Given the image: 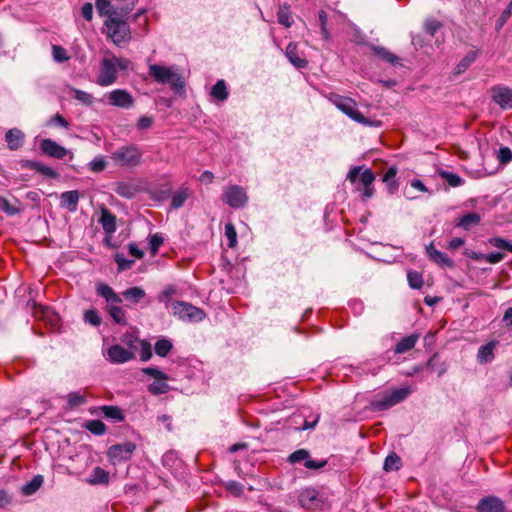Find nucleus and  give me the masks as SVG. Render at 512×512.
<instances>
[{
    "mask_svg": "<svg viewBox=\"0 0 512 512\" xmlns=\"http://www.w3.org/2000/svg\"><path fill=\"white\" fill-rule=\"evenodd\" d=\"M331 102L346 116L356 121L359 124L369 127H380L382 122L379 120H371L361 114L356 106L357 103L350 97L333 94L330 98Z\"/></svg>",
    "mask_w": 512,
    "mask_h": 512,
    "instance_id": "1",
    "label": "nucleus"
},
{
    "mask_svg": "<svg viewBox=\"0 0 512 512\" xmlns=\"http://www.w3.org/2000/svg\"><path fill=\"white\" fill-rule=\"evenodd\" d=\"M149 76H151L159 84H169L171 89L177 93L185 92V80L179 73H175L169 67L159 64H150Z\"/></svg>",
    "mask_w": 512,
    "mask_h": 512,
    "instance_id": "2",
    "label": "nucleus"
},
{
    "mask_svg": "<svg viewBox=\"0 0 512 512\" xmlns=\"http://www.w3.org/2000/svg\"><path fill=\"white\" fill-rule=\"evenodd\" d=\"M142 156V151L135 144H130L116 149L112 153L111 159L122 167H136L140 165Z\"/></svg>",
    "mask_w": 512,
    "mask_h": 512,
    "instance_id": "3",
    "label": "nucleus"
},
{
    "mask_svg": "<svg viewBox=\"0 0 512 512\" xmlns=\"http://www.w3.org/2000/svg\"><path fill=\"white\" fill-rule=\"evenodd\" d=\"M105 26L107 27L109 37L117 46L128 43L131 40L130 27L126 21L116 17H108L105 21Z\"/></svg>",
    "mask_w": 512,
    "mask_h": 512,
    "instance_id": "4",
    "label": "nucleus"
},
{
    "mask_svg": "<svg viewBox=\"0 0 512 512\" xmlns=\"http://www.w3.org/2000/svg\"><path fill=\"white\" fill-rule=\"evenodd\" d=\"M409 394V388H399L392 391H386L380 399L371 402V407L374 411L389 409L405 400Z\"/></svg>",
    "mask_w": 512,
    "mask_h": 512,
    "instance_id": "5",
    "label": "nucleus"
},
{
    "mask_svg": "<svg viewBox=\"0 0 512 512\" xmlns=\"http://www.w3.org/2000/svg\"><path fill=\"white\" fill-rule=\"evenodd\" d=\"M142 373L155 379L154 382L147 387L152 395H162L170 390V386L167 384L170 377L163 371L155 367H146L142 369Z\"/></svg>",
    "mask_w": 512,
    "mask_h": 512,
    "instance_id": "6",
    "label": "nucleus"
},
{
    "mask_svg": "<svg viewBox=\"0 0 512 512\" xmlns=\"http://www.w3.org/2000/svg\"><path fill=\"white\" fill-rule=\"evenodd\" d=\"M172 310L183 321L199 322L205 318V312L201 308L184 301L173 302Z\"/></svg>",
    "mask_w": 512,
    "mask_h": 512,
    "instance_id": "7",
    "label": "nucleus"
},
{
    "mask_svg": "<svg viewBox=\"0 0 512 512\" xmlns=\"http://www.w3.org/2000/svg\"><path fill=\"white\" fill-rule=\"evenodd\" d=\"M222 199L228 206L234 209L242 208L248 202L246 191L239 185L227 186L224 189Z\"/></svg>",
    "mask_w": 512,
    "mask_h": 512,
    "instance_id": "8",
    "label": "nucleus"
},
{
    "mask_svg": "<svg viewBox=\"0 0 512 512\" xmlns=\"http://www.w3.org/2000/svg\"><path fill=\"white\" fill-rule=\"evenodd\" d=\"M287 460L290 464H297V463L303 462L304 467L309 470H320V469L324 468L328 463L327 459H321V460L311 459L310 452L306 449H298V450L292 452L288 456Z\"/></svg>",
    "mask_w": 512,
    "mask_h": 512,
    "instance_id": "9",
    "label": "nucleus"
},
{
    "mask_svg": "<svg viewBox=\"0 0 512 512\" xmlns=\"http://www.w3.org/2000/svg\"><path fill=\"white\" fill-rule=\"evenodd\" d=\"M135 450L136 444L131 441H126L124 443L111 445L107 450V456L113 463L128 461L131 459Z\"/></svg>",
    "mask_w": 512,
    "mask_h": 512,
    "instance_id": "10",
    "label": "nucleus"
},
{
    "mask_svg": "<svg viewBox=\"0 0 512 512\" xmlns=\"http://www.w3.org/2000/svg\"><path fill=\"white\" fill-rule=\"evenodd\" d=\"M491 98L502 109L512 108V89L507 86H493L491 88Z\"/></svg>",
    "mask_w": 512,
    "mask_h": 512,
    "instance_id": "11",
    "label": "nucleus"
},
{
    "mask_svg": "<svg viewBox=\"0 0 512 512\" xmlns=\"http://www.w3.org/2000/svg\"><path fill=\"white\" fill-rule=\"evenodd\" d=\"M107 360L113 364H122L135 358L134 351L123 348L119 344H114L107 349Z\"/></svg>",
    "mask_w": 512,
    "mask_h": 512,
    "instance_id": "12",
    "label": "nucleus"
},
{
    "mask_svg": "<svg viewBox=\"0 0 512 512\" xmlns=\"http://www.w3.org/2000/svg\"><path fill=\"white\" fill-rule=\"evenodd\" d=\"M107 97L111 105L124 109L133 107L135 102L133 96L124 89H115Z\"/></svg>",
    "mask_w": 512,
    "mask_h": 512,
    "instance_id": "13",
    "label": "nucleus"
},
{
    "mask_svg": "<svg viewBox=\"0 0 512 512\" xmlns=\"http://www.w3.org/2000/svg\"><path fill=\"white\" fill-rule=\"evenodd\" d=\"M476 512H507L505 503L496 496H486L480 499Z\"/></svg>",
    "mask_w": 512,
    "mask_h": 512,
    "instance_id": "14",
    "label": "nucleus"
},
{
    "mask_svg": "<svg viewBox=\"0 0 512 512\" xmlns=\"http://www.w3.org/2000/svg\"><path fill=\"white\" fill-rule=\"evenodd\" d=\"M117 79V70L113 60L103 59L98 83L102 86L113 84Z\"/></svg>",
    "mask_w": 512,
    "mask_h": 512,
    "instance_id": "15",
    "label": "nucleus"
},
{
    "mask_svg": "<svg viewBox=\"0 0 512 512\" xmlns=\"http://www.w3.org/2000/svg\"><path fill=\"white\" fill-rule=\"evenodd\" d=\"M40 149L45 155L56 159H64L68 154V150L65 147L49 138L41 141Z\"/></svg>",
    "mask_w": 512,
    "mask_h": 512,
    "instance_id": "16",
    "label": "nucleus"
},
{
    "mask_svg": "<svg viewBox=\"0 0 512 512\" xmlns=\"http://www.w3.org/2000/svg\"><path fill=\"white\" fill-rule=\"evenodd\" d=\"M361 170L362 167L360 166H355L351 168L347 175V179L351 183H355L359 178V181L363 185V187L372 185L375 180V175L372 172V170L367 168L362 173H360Z\"/></svg>",
    "mask_w": 512,
    "mask_h": 512,
    "instance_id": "17",
    "label": "nucleus"
},
{
    "mask_svg": "<svg viewBox=\"0 0 512 512\" xmlns=\"http://www.w3.org/2000/svg\"><path fill=\"white\" fill-rule=\"evenodd\" d=\"M299 504L308 510H314L321 506L322 501L318 497V492L314 488H307L299 494Z\"/></svg>",
    "mask_w": 512,
    "mask_h": 512,
    "instance_id": "18",
    "label": "nucleus"
},
{
    "mask_svg": "<svg viewBox=\"0 0 512 512\" xmlns=\"http://www.w3.org/2000/svg\"><path fill=\"white\" fill-rule=\"evenodd\" d=\"M21 167L34 170L48 178H58L59 174L51 167L44 165L40 161L35 160H22Z\"/></svg>",
    "mask_w": 512,
    "mask_h": 512,
    "instance_id": "19",
    "label": "nucleus"
},
{
    "mask_svg": "<svg viewBox=\"0 0 512 512\" xmlns=\"http://www.w3.org/2000/svg\"><path fill=\"white\" fill-rule=\"evenodd\" d=\"M426 252L429 259L440 266L453 268L455 265L454 261L447 254L436 249L432 243L426 247Z\"/></svg>",
    "mask_w": 512,
    "mask_h": 512,
    "instance_id": "20",
    "label": "nucleus"
},
{
    "mask_svg": "<svg viewBox=\"0 0 512 512\" xmlns=\"http://www.w3.org/2000/svg\"><path fill=\"white\" fill-rule=\"evenodd\" d=\"M79 192L77 190L65 191L60 197V206L68 209L70 212H75L78 207Z\"/></svg>",
    "mask_w": 512,
    "mask_h": 512,
    "instance_id": "21",
    "label": "nucleus"
},
{
    "mask_svg": "<svg viewBox=\"0 0 512 512\" xmlns=\"http://www.w3.org/2000/svg\"><path fill=\"white\" fill-rule=\"evenodd\" d=\"M286 57L290 63L298 69L305 68L308 64L307 60L299 55L298 47L295 43H289L286 47Z\"/></svg>",
    "mask_w": 512,
    "mask_h": 512,
    "instance_id": "22",
    "label": "nucleus"
},
{
    "mask_svg": "<svg viewBox=\"0 0 512 512\" xmlns=\"http://www.w3.org/2000/svg\"><path fill=\"white\" fill-rule=\"evenodd\" d=\"M24 133L17 128L10 129L5 134V140L10 150H17L23 146Z\"/></svg>",
    "mask_w": 512,
    "mask_h": 512,
    "instance_id": "23",
    "label": "nucleus"
},
{
    "mask_svg": "<svg viewBox=\"0 0 512 512\" xmlns=\"http://www.w3.org/2000/svg\"><path fill=\"white\" fill-rule=\"evenodd\" d=\"M96 293L97 295L103 297L108 305L112 303H122V298L117 293H115V291L109 285L105 283H99L96 286Z\"/></svg>",
    "mask_w": 512,
    "mask_h": 512,
    "instance_id": "24",
    "label": "nucleus"
},
{
    "mask_svg": "<svg viewBox=\"0 0 512 512\" xmlns=\"http://www.w3.org/2000/svg\"><path fill=\"white\" fill-rule=\"evenodd\" d=\"M99 222L106 233L111 234L116 231V216L107 208H102Z\"/></svg>",
    "mask_w": 512,
    "mask_h": 512,
    "instance_id": "25",
    "label": "nucleus"
},
{
    "mask_svg": "<svg viewBox=\"0 0 512 512\" xmlns=\"http://www.w3.org/2000/svg\"><path fill=\"white\" fill-rule=\"evenodd\" d=\"M497 345L496 341H490L485 345L480 346L477 353V360L480 364L492 362L495 358L494 349Z\"/></svg>",
    "mask_w": 512,
    "mask_h": 512,
    "instance_id": "26",
    "label": "nucleus"
},
{
    "mask_svg": "<svg viewBox=\"0 0 512 512\" xmlns=\"http://www.w3.org/2000/svg\"><path fill=\"white\" fill-rule=\"evenodd\" d=\"M397 168L395 166H391L385 172L382 181L385 183L387 191L390 195L395 194L399 188V182L396 180Z\"/></svg>",
    "mask_w": 512,
    "mask_h": 512,
    "instance_id": "27",
    "label": "nucleus"
},
{
    "mask_svg": "<svg viewBox=\"0 0 512 512\" xmlns=\"http://www.w3.org/2000/svg\"><path fill=\"white\" fill-rule=\"evenodd\" d=\"M419 339L418 334H410L402 338L394 348L395 354H403L413 349Z\"/></svg>",
    "mask_w": 512,
    "mask_h": 512,
    "instance_id": "28",
    "label": "nucleus"
},
{
    "mask_svg": "<svg viewBox=\"0 0 512 512\" xmlns=\"http://www.w3.org/2000/svg\"><path fill=\"white\" fill-rule=\"evenodd\" d=\"M371 49H372L374 55L378 56L383 61H385L393 66L401 64L400 63L401 59L397 55H395L394 53H392L391 51L386 49L385 47L372 46Z\"/></svg>",
    "mask_w": 512,
    "mask_h": 512,
    "instance_id": "29",
    "label": "nucleus"
},
{
    "mask_svg": "<svg viewBox=\"0 0 512 512\" xmlns=\"http://www.w3.org/2000/svg\"><path fill=\"white\" fill-rule=\"evenodd\" d=\"M115 193L127 199L133 198L139 191L137 186L132 183L120 181L115 183Z\"/></svg>",
    "mask_w": 512,
    "mask_h": 512,
    "instance_id": "30",
    "label": "nucleus"
},
{
    "mask_svg": "<svg viewBox=\"0 0 512 512\" xmlns=\"http://www.w3.org/2000/svg\"><path fill=\"white\" fill-rule=\"evenodd\" d=\"M481 221V216L476 212H470L460 217L455 224L464 230H470L472 227L477 226Z\"/></svg>",
    "mask_w": 512,
    "mask_h": 512,
    "instance_id": "31",
    "label": "nucleus"
},
{
    "mask_svg": "<svg viewBox=\"0 0 512 512\" xmlns=\"http://www.w3.org/2000/svg\"><path fill=\"white\" fill-rule=\"evenodd\" d=\"M99 410L103 413V415L116 422H123L125 420V414L123 410L114 405H103L99 407Z\"/></svg>",
    "mask_w": 512,
    "mask_h": 512,
    "instance_id": "32",
    "label": "nucleus"
},
{
    "mask_svg": "<svg viewBox=\"0 0 512 512\" xmlns=\"http://www.w3.org/2000/svg\"><path fill=\"white\" fill-rule=\"evenodd\" d=\"M115 303H112L107 306V311L114 322L120 325H127V318H126V312L123 307L114 305Z\"/></svg>",
    "mask_w": 512,
    "mask_h": 512,
    "instance_id": "33",
    "label": "nucleus"
},
{
    "mask_svg": "<svg viewBox=\"0 0 512 512\" xmlns=\"http://www.w3.org/2000/svg\"><path fill=\"white\" fill-rule=\"evenodd\" d=\"M210 95L218 100V101H225L227 100L229 93L227 90L226 82L223 79L218 80L215 85H213Z\"/></svg>",
    "mask_w": 512,
    "mask_h": 512,
    "instance_id": "34",
    "label": "nucleus"
},
{
    "mask_svg": "<svg viewBox=\"0 0 512 512\" xmlns=\"http://www.w3.org/2000/svg\"><path fill=\"white\" fill-rule=\"evenodd\" d=\"M426 368L430 372H437L438 377H441L447 371V365L444 362L439 363V355L437 353H434L427 361Z\"/></svg>",
    "mask_w": 512,
    "mask_h": 512,
    "instance_id": "35",
    "label": "nucleus"
},
{
    "mask_svg": "<svg viewBox=\"0 0 512 512\" xmlns=\"http://www.w3.org/2000/svg\"><path fill=\"white\" fill-rule=\"evenodd\" d=\"M83 427L97 436L104 435L107 431L106 425L101 420H88L83 424Z\"/></svg>",
    "mask_w": 512,
    "mask_h": 512,
    "instance_id": "36",
    "label": "nucleus"
},
{
    "mask_svg": "<svg viewBox=\"0 0 512 512\" xmlns=\"http://www.w3.org/2000/svg\"><path fill=\"white\" fill-rule=\"evenodd\" d=\"M477 53L475 51L468 52L464 58L456 65L454 69L455 75L464 73L468 67L476 60Z\"/></svg>",
    "mask_w": 512,
    "mask_h": 512,
    "instance_id": "37",
    "label": "nucleus"
},
{
    "mask_svg": "<svg viewBox=\"0 0 512 512\" xmlns=\"http://www.w3.org/2000/svg\"><path fill=\"white\" fill-rule=\"evenodd\" d=\"M89 483L96 485V484H108L109 483V473L101 468V467H95L93 469L91 478L89 479Z\"/></svg>",
    "mask_w": 512,
    "mask_h": 512,
    "instance_id": "38",
    "label": "nucleus"
},
{
    "mask_svg": "<svg viewBox=\"0 0 512 512\" xmlns=\"http://www.w3.org/2000/svg\"><path fill=\"white\" fill-rule=\"evenodd\" d=\"M401 466V458L395 452H392L386 457L383 464V469L387 472L397 471L401 468Z\"/></svg>",
    "mask_w": 512,
    "mask_h": 512,
    "instance_id": "39",
    "label": "nucleus"
},
{
    "mask_svg": "<svg viewBox=\"0 0 512 512\" xmlns=\"http://www.w3.org/2000/svg\"><path fill=\"white\" fill-rule=\"evenodd\" d=\"M43 484V477L41 475L34 476L29 482L22 487L24 495L34 494Z\"/></svg>",
    "mask_w": 512,
    "mask_h": 512,
    "instance_id": "40",
    "label": "nucleus"
},
{
    "mask_svg": "<svg viewBox=\"0 0 512 512\" xmlns=\"http://www.w3.org/2000/svg\"><path fill=\"white\" fill-rule=\"evenodd\" d=\"M277 18H278V22L281 25H283L287 28L291 27V25L293 23V19H292L290 8L288 5H282L279 7V9L277 11Z\"/></svg>",
    "mask_w": 512,
    "mask_h": 512,
    "instance_id": "41",
    "label": "nucleus"
},
{
    "mask_svg": "<svg viewBox=\"0 0 512 512\" xmlns=\"http://www.w3.org/2000/svg\"><path fill=\"white\" fill-rule=\"evenodd\" d=\"M189 197V189L188 188H181L179 191H177L173 196L171 200V208L173 209H179L181 208L185 201Z\"/></svg>",
    "mask_w": 512,
    "mask_h": 512,
    "instance_id": "42",
    "label": "nucleus"
},
{
    "mask_svg": "<svg viewBox=\"0 0 512 512\" xmlns=\"http://www.w3.org/2000/svg\"><path fill=\"white\" fill-rule=\"evenodd\" d=\"M172 348V342L166 338L159 339L154 346L155 353L160 357H166Z\"/></svg>",
    "mask_w": 512,
    "mask_h": 512,
    "instance_id": "43",
    "label": "nucleus"
},
{
    "mask_svg": "<svg viewBox=\"0 0 512 512\" xmlns=\"http://www.w3.org/2000/svg\"><path fill=\"white\" fill-rule=\"evenodd\" d=\"M0 211L5 213L7 216L13 217L20 214L22 209L11 204L7 198L0 196Z\"/></svg>",
    "mask_w": 512,
    "mask_h": 512,
    "instance_id": "44",
    "label": "nucleus"
},
{
    "mask_svg": "<svg viewBox=\"0 0 512 512\" xmlns=\"http://www.w3.org/2000/svg\"><path fill=\"white\" fill-rule=\"evenodd\" d=\"M123 297L131 300L133 303H138L145 297V291L141 287H131L122 293Z\"/></svg>",
    "mask_w": 512,
    "mask_h": 512,
    "instance_id": "45",
    "label": "nucleus"
},
{
    "mask_svg": "<svg viewBox=\"0 0 512 512\" xmlns=\"http://www.w3.org/2000/svg\"><path fill=\"white\" fill-rule=\"evenodd\" d=\"M439 175L442 179H444L451 187H458L464 183V180L457 174L441 170Z\"/></svg>",
    "mask_w": 512,
    "mask_h": 512,
    "instance_id": "46",
    "label": "nucleus"
},
{
    "mask_svg": "<svg viewBox=\"0 0 512 512\" xmlns=\"http://www.w3.org/2000/svg\"><path fill=\"white\" fill-rule=\"evenodd\" d=\"M87 402V398L84 394L79 392H70L67 395V404L70 409L84 405Z\"/></svg>",
    "mask_w": 512,
    "mask_h": 512,
    "instance_id": "47",
    "label": "nucleus"
},
{
    "mask_svg": "<svg viewBox=\"0 0 512 512\" xmlns=\"http://www.w3.org/2000/svg\"><path fill=\"white\" fill-rule=\"evenodd\" d=\"M408 284L413 289H420L423 286V276L417 271H409L407 273Z\"/></svg>",
    "mask_w": 512,
    "mask_h": 512,
    "instance_id": "48",
    "label": "nucleus"
},
{
    "mask_svg": "<svg viewBox=\"0 0 512 512\" xmlns=\"http://www.w3.org/2000/svg\"><path fill=\"white\" fill-rule=\"evenodd\" d=\"M84 321L91 324L94 327H98L102 323V318L96 309L86 310L84 313Z\"/></svg>",
    "mask_w": 512,
    "mask_h": 512,
    "instance_id": "49",
    "label": "nucleus"
},
{
    "mask_svg": "<svg viewBox=\"0 0 512 512\" xmlns=\"http://www.w3.org/2000/svg\"><path fill=\"white\" fill-rule=\"evenodd\" d=\"M121 341L129 348V350L134 351L142 340H140L134 333L127 332L121 337Z\"/></svg>",
    "mask_w": 512,
    "mask_h": 512,
    "instance_id": "50",
    "label": "nucleus"
},
{
    "mask_svg": "<svg viewBox=\"0 0 512 512\" xmlns=\"http://www.w3.org/2000/svg\"><path fill=\"white\" fill-rule=\"evenodd\" d=\"M226 491L231 493L233 496L240 497L244 492V486L238 481H228L224 484Z\"/></svg>",
    "mask_w": 512,
    "mask_h": 512,
    "instance_id": "51",
    "label": "nucleus"
},
{
    "mask_svg": "<svg viewBox=\"0 0 512 512\" xmlns=\"http://www.w3.org/2000/svg\"><path fill=\"white\" fill-rule=\"evenodd\" d=\"M225 236L228 239V247L234 248L237 245V232L232 223L225 225Z\"/></svg>",
    "mask_w": 512,
    "mask_h": 512,
    "instance_id": "52",
    "label": "nucleus"
},
{
    "mask_svg": "<svg viewBox=\"0 0 512 512\" xmlns=\"http://www.w3.org/2000/svg\"><path fill=\"white\" fill-rule=\"evenodd\" d=\"M52 55H53V59L58 63L68 61L70 58L68 56L66 50L60 45L52 46Z\"/></svg>",
    "mask_w": 512,
    "mask_h": 512,
    "instance_id": "53",
    "label": "nucleus"
},
{
    "mask_svg": "<svg viewBox=\"0 0 512 512\" xmlns=\"http://www.w3.org/2000/svg\"><path fill=\"white\" fill-rule=\"evenodd\" d=\"M489 243L499 249L512 252V242L501 237H493L489 239Z\"/></svg>",
    "mask_w": 512,
    "mask_h": 512,
    "instance_id": "54",
    "label": "nucleus"
},
{
    "mask_svg": "<svg viewBox=\"0 0 512 512\" xmlns=\"http://www.w3.org/2000/svg\"><path fill=\"white\" fill-rule=\"evenodd\" d=\"M511 14H512V1L507 5V7L503 10L501 15L497 19L496 24H495V27L497 30H500L505 25V23L510 18Z\"/></svg>",
    "mask_w": 512,
    "mask_h": 512,
    "instance_id": "55",
    "label": "nucleus"
},
{
    "mask_svg": "<svg viewBox=\"0 0 512 512\" xmlns=\"http://www.w3.org/2000/svg\"><path fill=\"white\" fill-rule=\"evenodd\" d=\"M497 159L501 165H507L512 161V150L509 147H501L498 150Z\"/></svg>",
    "mask_w": 512,
    "mask_h": 512,
    "instance_id": "56",
    "label": "nucleus"
},
{
    "mask_svg": "<svg viewBox=\"0 0 512 512\" xmlns=\"http://www.w3.org/2000/svg\"><path fill=\"white\" fill-rule=\"evenodd\" d=\"M163 242H164V238L158 233L150 236L149 248L153 255L158 253V250H159L160 246L163 244Z\"/></svg>",
    "mask_w": 512,
    "mask_h": 512,
    "instance_id": "57",
    "label": "nucleus"
},
{
    "mask_svg": "<svg viewBox=\"0 0 512 512\" xmlns=\"http://www.w3.org/2000/svg\"><path fill=\"white\" fill-rule=\"evenodd\" d=\"M95 5L100 15H107L109 17H112V6L110 0H96Z\"/></svg>",
    "mask_w": 512,
    "mask_h": 512,
    "instance_id": "58",
    "label": "nucleus"
},
{
    "mask_svg": "<svg viewBox=\"0 0 512 512\" xmlns=\"http://www.w3.org/2000/svg\"><path fill=\"white\" fill-rule=\"evenodd\" d=\"M115 262L118 264V270L124 271L128 270L134 264V260H128L124 257L123 254L117 253L114 257Z\"/></svg>",
    "mask_w": 512,
    "mask_h": 512,
    "instance_id": "59",
    "label": "nucleus"
},
{
    "mask_svg": "<svg viewBox=\"0 0 512 512\" xmlns=\"http://www.w3.org/2000/svg\"><path fill=\"white\" fill-rule=\"evenodd\" d=\"M106 166L107 163L103 157H95L89 164L90 170L96 173L102 172Z\"/></svg>",
    "mask_w": 512,
    "mask_h": 512,
    "instance_id": "60",
    "label": "nucleus"
},
{
    "mask_svg": "<svg viewBox=\"0 0 512 512\" xmlns=\"http://www.w3.org/2000/svg\"><path fill=\"white\" fill-rule=\"evenodd\" d=\"M141 351H140V359L141 361H148L152 357V348L149 342L143 340L140 342Z\"/></svg>",
    "mask_w": 512,
    "mask_h": 512,
    "instance_id": "61",
    "label": "nucleus"
},
{
    "mask_svg": "<svg viewBox=\"0 0 512 512\" xmlns=\"http://www.w3.org/2000/svg\"><path fill=\"white\" fill-rule=\"evenodd\" d=\"M318 19L321 26V34L325 40L329 39V32L327 30L326 24H327V14L324 10H320L318 12Z\"/></svg>",
    "mask_w": 512,
    "mask_h": 512,
    "instance_id": "62",
    "label": "nucleus"
},
{
    "mask_svg": "<svg viewBox=\"0 0 512 512\" xmlns=\"http://www.w3.org/2000/svg\"><path fill=\"white\" fill-rule=\"evenodd\" d=\"M441 26H442L441 22H439L435 19H430L425 22V31L429 35L434 36L436 34V32L440 29Z\"/></svg>",
    "mask_w": 512,
    "mask_h": 512,
    "instance_id": "63",
    "label": "nucleus"
},
{
    "mask_svg": "<svg viewBox=\"0 0 512 512\" xmlns=\"http://www.w3.org/2000/svg\"><path fill=\"white\" fill-rule=\"evenodd\" d=\"M154 123V120L150 116H141L137 121V128L138 130H146L149 129Z\"/></svg>",
    "mask_w": 512,
    "mask_h": 512,
    "instance_id": "64",
    "label": "nucleus"
}]
</instances>
